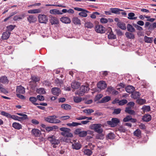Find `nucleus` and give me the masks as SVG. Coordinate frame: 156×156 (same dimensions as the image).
<instances>
[{"mask_svg": "<svg viewBox=\"0 0 156 156\" xmlns=\"http://www.w3.org/2000/svg\"><path fill=\"white\" fill-rule=\"evenodd\" d=\"M60 130L62 131L61 133V134L66 137H72L73 136V134L70 132V129L66 127H61L60 128Z\"/></svg>", "mask_w": 156, "mask_h": 156, "instance_id": "obj_1", "label": "nucleus"}, {"mask_svg": "<svg viewBox=\"0 0 156 156\" xmlns=\"http://www.w3.org/2000/svg\"><path fill=\"white\" fill-rule=\"evenodd\" d=\"M101 125L100 124H93L90 126V128L94 130L97 133H102L103 130L101 128Z\"/></svg>", "mask_w": 156, "mask_h": 156, "instance_id": "obj_2", "label": "nucleus"}, {"mask_svg": "<svg viewBox=\"0 0 156 156\" xmlns=\"http://www.w3.org/2000/svg\"><path fill=\"white\" fill-rule=\"evenodd\" d=\"M48 140L53 145V147L54 148H56V145H58L60 142V141L56 139L55 137L53 136L48 137Z\"/></svg>", "mask_w": 156, "mask_h": 156, "instance_id": "obj_3", "label": "nucleus"}, {"mask_svg": "<svg viewBox=\"0 0 156 156\" xmlns=\"http://www.w3.org/2000/svg\"><path fill=\"white\" fill-rule=\"evenodd\" d=\"M57 118V117L55 115H53L52 116H50L46 119V120L51 123H59L61 121L60 120L56 119Z\"/></svg>", "mask_w": 156, "mask_h": 156, "instance_id": "obj_4", "label": "nucleus"}, {"mask_svg": "<svg viewBox=\"0 0 156 156\" xmlns=\"http://www.w3.org/2000/svg\"><path fill=\"white\" fill-rule=\"evenodd\" d=\"M90 88L88 86L82 85L81 86L78 94L80 96H83L85 93H87L89 90Z\"/></svg>", "mask_w": 156, "mask_h": 156, "instance_id": "obj_5", "label": "nucleus"}, {"mask_svg": "<svg viewBox=\"0 0 156 156\" xmlns=\"http://www.w3.org/2000/svg\"><path fill=\"white\" fill-rule=\"evenodd\" d=\"M119 122L120 120L119 119L117 118H113L112 119L111 121H107V123L111 127H114L116 126Z\"/></svg>", "mask_w": 156, "mask_h": 156, "instance_id": "obj_6", "label": "nucleus"}, {"mask_svg": "<svg viewBox=\"0 0 156 156\" xmlns=\"http://www.w3.org/2000/svg\"><path fill=\"white\" fill-rule=\"evenodd\" d=\"M38 21L40 23H46L48 21L47 16L44 14H39L38 16Z\"/></svg>", "mask_w": 156, "mask_h": 156, "instance_id": "obj_7", "label": "nucleus"}, {"mask_svg": "<svg viewBox=\"0 0 156 156\" xmlns=\"http://www.w3.org/2000/svg\"><path fill=\"white\" fill-rule=\"evenodd\" d=\"M95 31L98 33L102 34L105 31V28L101 25H98L95 27Z\"/></svg>", "mask_w": 156, "mask_h": 156, "instance_id": "obj_8", "label": "nucleus"}, {"mask_svg": "<svg viewBox=\"0 0 156 156\" xmlns=\"http://www.w3.org/2000/svg\"><path fill=\"white\" fill-rule=\"evenodd\" d=\"M37 20L36 17L33 15H29L27 17V20L30 23H35Z\"/></svg>", "mask_w": 156, "mask_h": 156, "instance_id": "obj_9", "label": "nucleus"}, {"mask_svg": "<svg viewBox=\"0 0 156 156\" xmlns=\"http://www.w3.org/2000/svg\"><path fill=\"white\" fill-rule=\"evenodd\" d=\"M98 87L101 89H104L106 88L107 84L104 81H100L97 84Z\"/></svg>", "mask_w": 156, "mask_h": 156, "instance_id": "obj_10", "label": "nucleus"}, {"mask_svg": "<svg viewBox=\"0 0 156 156\" xmlns=\"http://www.w3.org/2000/svg\"><path fill=\"white\" fill-rule=\"evenodd\" d=\"M0 83L5 84H8L9 82V80L5 76H3L0 77Z\"/></svg>", "mask_w": 156, "mask_h": 156, "instance_id": "obj_11", "label": "nucleus"}, {"mask_svg": "<svg viewBox=\"0 0 156 156\" xmlns=\"http://www.w3.org/2000/svg\"><path fill=\"white\" fill-rule=\"evenodd\" d=\"M32 134L36 137L39 136L41 133V131L37 129H32Z\"/></svg>", "mask_w": 156, "mask_h": 156, "instance_id": "obj_12", "label": "nucleus"}, {"mask_svg": "<svg viewBox=\"0 0 156 156\" xmlns=\"http://www.w3.org/2000/svg\"><path fill=\"white\" fill-rule=\"evenodd\" d=\"M60 20L63 23L66 24L69 23L71 22L70 19L67 17H62L60 18Z\"/></svg>", "mask_w": 156, "mask_h": 156, "instance_id": "obj_13", "label": "nucleus"}, {"mask_svg": "<svg viewBox=\"0 0 156 156\" xmlns=\"http://www.w3.org/2000/svg\"><path fill=\"white\" fill-rule=\"evenodd\" d=\"M16 92L17 94L20 93L23 94L25 93V88L21 86L17 87Z\"/></svg>", "mask_w": 156, "mask_h": 156, "instance_id": "obj_14", "label": "nucleus"}, {"mask_svg": "<svg viewBox=\"0 0 156 156\" xmlns=\"http://www.w3.org/2000/svg\"><path fill=\"white\" fill-rule=\"evenodd\" d=\"M11 33L9 31H6L4 32L2 34V40H7L9 37Z\"/></svg>", "mask_w": 156, "mask_h": 156, "instance_id": "obj_15", "label": "nucleus"}, {"mask_svg": "<svg viewBox=\"0 0 156 156\" xmlns=\"http://www.w3.org/2000/svg\"><path fill=\"white\" fill-rule=\"evenodd\" d=\"M52 93L54 95L58 96L60 92V90L58 87H54L51 89Z\"/></svg>", "mask_w": 156, "mask_h": 156, "instance_id": "obj_16", "label": "nucleus"}, {"mask_svg": "<svg viewBox=\"0 0 156 156\" xmlns=\"http://www.w3.org/2000/svg\"><path fill=\"white\" fill-rule=\"evenodd\" d=\"M80 85V83L79 82L75 81L73 82L71 84L72 88L74 89H78Z\"/></svg>", "mask_w": 156, "mask_h": 156, "instance_id": "obj_17", "label": "nucleus"}, {"mask_svg": "<svg viewBox=\"0 0 156 156\" xmlns=\"http://www.w3.org/2000/svg\"><path fill=\"white\" fill-rule=\"evenodd\" d=\"M72 147L73 149L76 150L80 149L81 147V145L79 142H74V143L72 144Z\"/></svg>", "mask_w": 156, "mask_h": 156, "instance_id": "obj_18", "label": "nucleus"}, {"mask_svg": "<svg viewBox=\"0 0 156 156\" xmlns=\"http://www.w3.org/2000/svg\"><path fill=\"white\" fill-rule=\"evenodd\" d=\"M50 22L52 25L57 24L58 23L59 21L58 19L55 17H51L50 19Z\"/></svg>", "mask_w": 156, "mask_h": 156, "instance_id": "obj_19", "label": "nucleus"}, {"mask_svg": "<svg viewBox=\"0 0 156 156\" xmlns=\"http://www.w3.org/2000/svg\"><path fill=\"white\" fill-rule=\"evenodd\" d=\"M49 12L52 14L54 15H62V13L57 9H51L49 11Z\"/></svg>", "mask_w": 156, "mask_h": 156, "instance_id": "obj_20", "label": "nucleus"}, {"mask_svg": "<svg viewBox=\"0 0 156 156\" xmlns=\"http://www.w3.org/2000/svg\"><path fill=\"white\" fill-rule=\"evenodd\" d=\"M126 91L129 93H131L134 91V87L131 85H129L127 86L125 88Z\"/></svg>", "mask_w": 156, "mask_h": 156, "instance_id": "obj_21", "label": "nucleus"}, {"mask_svg": "<svg viewBox=\"0 0 156 156\" xmlns=\"http://www.w3.org/2000/svg\"><path fill=\"white\" fill-rule=\"evenodd\" d=\"M111 97L109 96H106L104 97L102 99L99 101L100 103H105L106 102H108L111 100Z\"/></svg>", "mask_w": 156, "mask_h": 156, "instance_id": "obj_22", "label": "nucleus"}, {"mask_svg": "<svg viewBox=\"0 0 156 156\" xmlns=\"http://www.w3.org/2000/svg\"><path fill=\"white\" fill-rule=\"evenodd\" d=\"M110 10L112 13L117 14H120V11H124L122 9H119L117 8H111Z\"/></svg>", "mask_w": 156, "mask_h": 156, "instance_id": "obj_23", "label": "nucleus"}, {"mask_svg": "<svg viewBox=\"0 0 156 156\" xmlns=\"http://www.w3.org/2000/svg\"><path fill=\"white\" fill-rule=\"evenodd\" d=\"M151 119V116L150 115L145 114L143 117L142 120L145 122H149Z\"/></svg>", "mask_w": 156, "mask_h": 156, "instance_id": "obj_24", "label": "nucleus"}, {"mask_svg": "<svg viewBox=\"0 0 156 156\" xmlns=\"http://www.w3.org/2000/svg\"><path fill=\"white\" fill-rule=\"evenodd\" d=\"M61 108L64 110H69L71 108V106L69 104H64L61 105Z\"/></svg>", "mask_w": 156, "mask_h": 156, "instance_id": "obj_25", "label": "nucleus"}, {"mask_svg": "<svg viewBox=\"0 0 156 156\" xmlns=\"http://www.w3.org/2000/svg\"><path fill=\"white\" fill-rule=\"evenodd\" d=\"M12 127L15 129H20L22 128L21 125L16 122H13L12 125Z\"/></svg>", "mask_w": 156, "mask_h": 156, "instance_id": "obj_26", "label": "nucleus"}, {"mask_svg": "<svg viewBox=\"0 0 156 156\" xmlns=\"http://www.w3.org/2000/svg\"><path fill=\"white\" fill-rule=\"evenodd\" d=\"M125 111L126 113L131 115H134L135 114V112L133 110H131V108L130 107L126 108Z\"/></svg>", "mask_w": 156, "mask_h": 156, "instance_id": "obj_27", "label": "nucleus"}, {"mask_svg": "<svg viewBox=\"0 0 156 156\" xmlns=\"http://www.w3.org/2000/svg\"><path fill=\"white\" fill-rule=\"evenodd\" d=\"M140 95V93L138 91H135L131 95V97L134 99H136Z\"/></svg>", "mask_w": 156, "mask_h": 156, "instance_id": "obj_28", "label": "nucleus"}, {"mask_svg": "<svg viewBox=\"0 0 156 156\" xmlns=\"http://www.w3.org/2000/svg\"><path fill=\"white\" fill-rule=\"evenodd\" d=\"M135 14L133 12H130L128 14V19L130 20H135L137 19V17H134Z\"/></svg>", "mask_w": 156, "mask_h": 156, "instance_id": "obj_29", "label": "nucleus"}, {"mask_svg": "<svg viewBox=\"0 0 156 156\" xmlns=\"http://www.w3.org/2000/svg\"><path fill=\"white\" fill-rule=\"evenodd\" d=\"M126 37L129 39H133L135 38V35L133 34L130 32H126L125 33Z\"/></svg>", "mask_w": 156, "mask_h": 156, "instance_id": "obj_30", "label": "nucleus"}, {"mask_svg": "<svg viewBox=\"0 0 156 156\" xmlns=\"http://www.w3.org/2000/svg\"><path fill=\"white\" fill-rule=\"evenodd\" d=\"M73 23L76 25H80L81 24L80 20L77 17H74L72 20Z\"/></svg>", "mask_w": 156, "mask_h": 156, "instance_id": "obj_31", "label": "nucleus"}, {"mask_svg": "<svg viewBox=\"0 0 156 156\" xmlns=\"http://www.w3.org/2000/svg\"><path fill=\"white\" fill-rule=\"evenodd\" d=\"M83 112L85 113L87 115H89L91 113L94 112V111L92 109H86L83 110Z\"/></svg>", "mask_w": 156, "mask_h": 156, "instance_id": "obj_32", "label": "nucleus"}, {"mask_svg": "<svg viewBox=\"0 0 156 156\" xmlns=\"http://www.w3.org/2000/svg\"><path fill=\"white\" fill-rule=\"evenodd\" d=\"M37 98L34 97H31L29 98V100L33 104L35 105H39V104L38 103H36V102L37 101Z\"/></svg>", "mask_w": 156, "mask_h": 156, "instance_id": "obj_33", "label": "nucleus"}, {"mask_svg": "<svg viewBox=\"0 0 156 156\" xmlns=\"http://www.w3.org/2000/svg\"><path fill=\"white\" fill-rule=\"evenodd\" d=\"M127 29L128 31L130 32H133L135 31V29L133 26L129 24H128L127 25Z\"/></svg>", "mask_w": 156, "mask_h": 156, "instance_id": "obj_34", "label": "nucleus"}, {"mask_svg": "<svg viewBox=\"0 0 156 156\" xmlns=\"http://www.w3.org/2000/svg\"><path fill=\"white\" fill-rule=\"evenodd\" d=\"M145 112H149L151 111V107L149 106L144 105L141 109Z\"/></svg>", "mask_w": 156, "mask_h": 156, "instance_id": "obj_35", "label": "nucleus"}, {"mask_svg": "<svg viewBox=\"0 0 156 156\" xmlns=\"http://www.w3.org/2000/svg\"><path fill=\"white\" fill-rule=\"evenodd\" d=\"M67 125L69 126H76L79 125H81V123L76 122H72V123H68Z\"/></svg>", "mask_w": 156, "mask_h": 156, "instance_id": "obj_36", "label": "nucleus"}, {"mask_svg": "<svg viewBox=\"0 0 156 156\" xmlns=\"http://www.w3.org/2000/svg\"><path fill=\"white\" fill-rule=\"evenodd\" d=\"M84 25L85 27H87L88 28H91L94 27L93 24L92 23L89 22H86L85 23Z\"/></svg>", "mask_w": 156, "mask_h": 156, "instance_id": "obj_37", "label": "nucleus"}, {"mask_svg": "<svg viewBox=\"0 0 156 156\" xmlns=\"http://www.w3.org/2000/svg\"><path fill=\"white\" fill-rule=\"evenodd\" d=\"M9 118H11L15 120H18L19 121H20L21 119L20 117H19L17 116L14 115H10Z\"/></svg>", "mask_w": 156, "mask_h": 156, "instance_id": "obj_38", "label": "nucleus"}, {"mask_svg": "<svg viewBox=\"0 0 156 156\" xmlns=\"http://www.w3.org/2000/svg\"><path fill=\"white\" fill-rule=\"evenodd\" d=\"M119 27L121 29L125 30L126 29V27L124 23L119 22L118 23Z\"/></svg>", "mask_w": 156, "mask_h": 156, "instance_id": "obj_39", "label": "nucleus"}, {"mask_svg": "<svg viewBox=\"0 0 156 156\" xmlns=\"http://www.w3.org/2000/svg\"><path fill=\"white\" fill-rule=\"evenodd\" d=\"M16 114H17L19 115L23 116L22 117H20L21 118V121L22 120L26 119H28L27 115H26V114H23L22 113H17Z\"/></svg>", "mask_w": 156, "mask_h": 156, "instance_id": "obj_40", "label": "nucleus"}, {"mask_svg": "<svg viewBox=\"0 0 156 156\" xmlns=\"http://www.w3.org/2000/svg\"><path fill=\"white\" fill-rule=\"evenodd\" d=\"M133 134L134 135L139 137L141 136V132L139 129H137L134 132Z\"/></svg>", "mask_w": 156, "mask_h": 156, "instance_id": "obj_41", "label": "nucleus"}, {"mask_svg": "<svg viewBox=\"0 0 156 156\" xmlns=\"http://www.w3.org/2000/svg\"><path fill=\"white\" fill-rule=\"evenodd\" d=\"M0 92L6 94L8 93V91L3 87V85L0 83Z\"/></svg>", "mask_w": 156, "mask_h": 156, "instance_id": "obj_42", "label": "nucleus"}, {"mask_svg": "<svg viewBox=\"0 0 156 156\" xmlns=\"http://www.w3.org/2000/svg\"><path fill=\"white\" fill-rule=\"evenodd\" d=\"M108 38L109 39H115L116 38V36L113 34V32H111L108 34Z\"/></svg>", "mask_w": 156, "mask_h": 156, "instance_id": "obj_43", "label": "nucleus"}, {"mask_svg": "<svg viewBox=\"0 0 156 156\" xmlns=\"http://www.w3.org/2000/svg\"><path fill=\"white\" fill-rule=\"evenodd\" d=\"M152 38L146 36H145L144 37V41L145 42L151 43L152 41Z\"/></svg>", "mask_w": 156, "mask_h": 156, "instance_id": "obj_44", "label": "nucleus"}, {"mask_svg": "<svg viewBox=\"0 0 156 156\" xmlns=\"http://www.w3.org/2000/svg\"><path fill=\"white\" fill-rule=\"evenodd\" d=\"M127 101L126 100L122 99L119 101L118 102V104L119 105L122 106L127 103Z\"/></svg>", "mask_w": 156, "mask_h": 156, "instance_id": "obj_45", "label": "nucleus"}, {"mask_svg": "<svg viewBox=\"0 0 156 156\" xmlns=\"http://www.w3.org/2000/svg\"><path fill=\"white\" fill-rule=\"evenodd\" d=\"M84 153V154L88 155H90L92 154V153L91 151L89 149H86L84 150L83 151Z\"/></svg>", "mask_w": 156, "mask_h": 156, "instance_id": "obj_46", "label": "nucleus"}, {"mask_svg": "<svg viewBox=\"0 0 156 156\" xmlns=\"http://www.w3.org/2000/svg\"><path fill=\"white\" fill-rule=\"evenodd\" d=\"M45 6H54L56 7H62L63 8H65L66 6L65 5H57V4H46Z\"/></svg>", "mask_w": 156, "mask_h": 156, "instance_id": "obj_47", "label": "nucleus"}, {"mask_svg": "<svg viewBox=\"0 0 156 156\" xmlns=\"http://www.w3.org/2000/svg\"><path fill=\"white\" fill-rule=\"evenodd\" d=\"M96 136V138L98 139L102 140L103 139L104 135L102 133H98Z\"/></svg>", "mask_w": 156, "mask_h": 156, "instance_id": "obj_48", "label": "nucleus"}, {"mask_svg": "<svg viewBox=\"0 0 156 156\" xmlns=\"http://www.w3.org/2000/svg\"><path fill=\"white\" fill-rule=\"evenodd\" d=\"M37 92L40 94H43L45 93L44 89V88H41L37 89Z\"/></svg>", "mask_w": 156, "mask_h": 156, "instance_id": "obj_49", "label": "nucleus"}, {"mask_svg": "<svg viewBox=\"0 0 156 156\" xmlns=\"http://www.w3.org/2000/svg\"><path fill=\"white\" fill-rule=\"evenodd\" d=\"M118 130L121 132L124 133L127 131L125 127L122 126H120L118 129Z\"/></svg>", "mask_w": 156, "mask_h": 156, "instance_id": "obj_50", "label": "nucleus"}, {"mask_svg": "<svg viewBox=\"0 0 156 156\" xmlns=\"http://www.w3.org/2000/svg\"><path fill=\"white\" fill-rule=\"evenodd\" d=\"M132 119V116L131 115H128L123 119V121L124 122H128L130 120Z\"/></svg>", "mask_w": 156, "mask_h": 156, "instance_id": "obj_51", "label": "nucleus"}, {"mask_svg": "<svg viewBox=\"0 0 156 156\" xmlns=\"http://www.w3.org/2000/svg\"><path fill=\"white\" fill-rule=\"evenodd\" d=\"M74 101L76 103H79L82 100V98L81 97H74L73 98Z\"/></svg>", "mask_w": 156, "mask_h": 156, "instance_id": "obj_52", "label": "nucleus"}, {"mask_svg": "<svg viewBox=\"0 0 156 156\" xmlns=\"http://www.w3.org/2000/svg\"><path fill=\"white\" fill-rule=\"evenodd\" d=\"M1 114L3 116L7 117L8 118H9L10 115L4 111H2L1 112Z\"/></svg>", "mask_w": 156, "mask_h": 156, "instance_id": "obj_53", "label": "nucleus"}, {"mask_svg": "<svg viewBox=\"0 0 156 156\" xmlns=\"http://www.w3.org/2000/svg\"><path fill=\"white\" fill-rule=\"evenodd\" d=\"M137 101L139 104L142 105L145 103L146 100L144 99H139L137 100Z\"/></svg>", "mask_w": 156, "mask_h": 156, "instance_id": "obj_54", "label": "nucleus"}, {"mask_svg": "<svg viewBox=\"0 0 156 156\" xmlns=\"http://www.w3.org/2000/svg\"><path fill=\"white\" fill-rule=\"evenodd\" d=\"M121 111V109L119 108L115 109L112 112L113 114H119Z\"/></svg>", "mask_w": 156, "mask_h": 156, "instance_id": "obj_55", "label": "nucleus"}, {"mask_svg": "<svg viewBox=\"0 0 156 156\" xmlns=\"http://www.w3.org/2000/svg\"><path fill=\"white\" fill-rule=\"evenodd\" d=\"M74 9L75 10L79 11L85 12H89L87 10L81 8L75 7L74 8Z\"/></svg>", "mask_w": 156, "mask_h": 156, "instance_id": "obj_56", "label": "nucleus"}, {"mask_svg": "<svg viewBox=\"0 0 156 156\" xmlns=\"http://www.w3.org/2000/svg\"><path fill=\"white\" fill-rule=\"evenodd\" d=\"M87 12H82L79 13V15L83 17H86L87 16Z\"/></svg>", "mask_w": 156, "mask_h": 156, "instance_id": "obj_57", "label": "nucleus"}, {"mask_svg": "<svg viewBox=\"0 0 156 156\" xmlns=\"http://www.w3.org/2000/svg\"><path fill=\"white\" fill-rule=\"evenodd\" d=\"M87 134V132L86 131H81L79 136L80 137H83L86 136Z\"/></svg>", "mask_w": 156, "mask_h": 156, "instance_id": "obj_58", "label": "nucleus"}, {"mask_svg": "<svg viewBox=\"0 0 156 156\" xmlns=\"http://www.w3.org/2000/svg\"><path fill=\"white\" fill-rule=\"evenodd\" d=\"M32 80L36 82H38L40 80V78L39 77H36L35 76H33L31 77Z\"/></svg>", "mask_w": 156, "mask_h": 156, "instance_id": "obj_59", "label": "nucleus"}, {"mask_svg": "<svg viewBox=\"0 0 156 156\" xmlns=\"http://www.w3.org/2000/svg\"><path fill=\"white\" fill-rule=\"evenodd\" d=\"M37 100L38 99L41 101H43L44 99V97L42 95H38L37 96Z\"/></svg>", "mask_w": 156, "mask_h": 156, "instance_id": "obj_60", "label": "nucleus"}, {"mask_svg": "<svg viewBox=\"0 0 156 156\" xmlns=\"http://www.w3.org/2000/svg\"><path fill=\"white\" fill-rule=\"evenodd\" d=\"M34 14L38 13L41 12L42 10L41 8H38L37 9H33Z\"/></svg>", "mask_w": 156, "mask_h": 156, "instance_id": "obj_61", "label": "nucleus"}, {"mask_svg": "<svg viewBox=\"0 0 156 156\" xmlns=\"http://www.w3.org/2000/svg\"><path fill=\"white\" fill-rule=\"evenodd\" d=\"M81 129L80 128H78L76 129L74 132V133L75 134L78 135L79 136L81 132Z\"/></svg>", "mask_w": 156, "mask_h": 156, "instance_id": "obj_62", "label": "nucleus"}, {"mask_svg": "<svg viewBox=\"0 0 156 156\" xmlns=\"http://www.w3.org/2000/svg\"><path fill=\"white\" fill-rule=\"evenodd\" d=\"M134 27L138 30H139L140 31H141L143 30L142 28L141 27L139 26V25H138L135 24L134 25Z\"/></svg>", "mask_w": 156, "mask_h": 156, "instance_id": "obj_63", "label": "nucleus"}, {"mask_svg": "<svg viewBox=\"0 0 156 156\" xmlns=\"http://www.w3.org/2000/svg\"><path fill=\"white\" fill-rule=\"evenodd\" d=\"M16 95L17 97L21 99L24 100L25 98V97L24 96L20 94H16Z\"/></svg>", "mask_w": 156, "mask_h": 156, "instance_id": "obj_64", "label": "nucleus"}]
</instances>
